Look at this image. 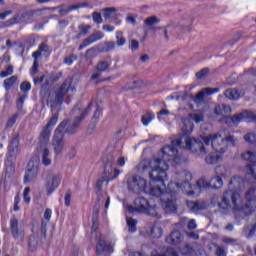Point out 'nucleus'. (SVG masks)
<instances>
[{
    "label": "nucleus",
    "mask_w": 256,
    "mask_h": 256,
    "mask_svg": "<svg viewBox=\"0 0 256 256\" xmlns=\"http://www.w3.org/2000/svg\"><path fill=\"white\" fill-rule=\"evenodd\" d=\"M183 147V136H178L171 141V145L164 146L161 150V157L154 159V166L150 171V183L147 184V180L141 178L139 175L132 176L127 180L128 191L132 193H146L150 197H156L160 199V204L165 213H177L179 206L177 205V197L179 191L186 193L188 197L195 195V191L186 190L193 189V185L190 183L193 179L191 172H184L186 180L182 183L171 181L165 186L167 181V171H169V165L177 167L183 163V157L179 156V150Z\"/></svg>",
    "instance_id": "nucleus-1"
},
{
    "label": "nucleus",
    "mask_w": 256,
    "mask_h": 256,
    "mask_svg": "<svg viewBox=\"0 0 256 256\" xmlns=\"http://www.w3.org/2000/svg\"><path fill=\"white\" fill-rule=\"evenodd\" d=\"M19 203H21V197H19V195H16L14 198V207H13V211L17 212L20 211V207H19Z\"/></svg>",
    "instance_id": "nucleus-56"
},
{
    "label": "nucleus",
    "mask_w": 256,
    "mask_h": 256,
    "mask_svg": "<svg viewBox=\"0 0 256 256\" xmlns=\"http://www.w3.org/2000/svg\"><path fill=\"white\" fill-rule=\"evenodd\" d=\"M73 85V78H66L61 86L56 90L55 97L53 104L58 105V107H61L63 105V101H65V95L69 93V91H72V93H75L77 89Z\"/></svg>",
    "instance_id": "nucleus-4"
},
{
    "label": "nucleus",
    "mask_w": 256,
    "mask_h": 256,
    "mask_svg": "<svg viewBox=\"0 0 256 256\" xmlns=\"http://www.w3.org/2000/svg\"><path fill=\"white\" fill-rule=\"evenodd\" d=\"M83 7H89V3L82 2L80 4L70 5L66 9H60L59 13L60 15H67V13H71V11H77V9H83Z\"/></svg>",
    "instance_id": "nucleus-22"
},
{
    "label": "nucleus",
    "mask_w": 256,
    "mask_h": 256,
    "mask_svg": "<svg viewBox=\"0 0 256 256\" xmlns=\"http://www.w3.org/2000/svg\"><path fill=\"white\" fill-rule=\"evenodd\" d=\"M64 201H65L66 207H71V191L70 190L65 194Z\"/></svg>",
    "instance_id": "nucleus-58"
},
{
    "label": "nucleus",
    "mask_w": 256,
    "mask_h": 256,
    "mask_svg": "<svg viewBox=\"0 0 256 256\" xmlns=\"http://www.w3.org/2000/svg\"><path fill=\"white\" fill-rule=\"evenodd\" d=\"M186 206L192 213H199V211H205L207 209V204L204 201L188 200Z\"/></svg>",
    "instance_id": "nucleus-19"
},
{
    "label": "nucleus",
    "mask_w": 256,
    "mask_h": 256,
    "mask_svg": "<svg viewBox=\"0 0 256 256\" xmlns=\"http://www.w3.org/2000/svg\"><path fill=\"white\" fill-rule=\"evenodd\" d=\"M20 89L24 93H27V91H31V83H29L27 81L22 82L20 85Z\"/></svg>",
    "instance_id": "nucleus-54"
},
{
    "label": "nucleus",
    "mask_w": 256,
    "mask_h": 256,
    "mask_svg": "<svg viewBox=\"0 0 256 256\" xmlns=\"http://www.w3.org/2000/svg\"><path fill=\"white\" fill-rule=\"evenodd\" d=\"M17 76H11L10 78H7L4 80L3 82V87L6 91H11V89H13V86L15 85V83H17Z\"/></svg>",
    "instance_id": "nucleus-27"
},
{
    "label": "nucleus",
    "mask_w": 256,
    "mask_h": 256,
    "mask_svg": "<svg viewBox=\"0 0 256 256\" xmlns=\"http://www.w3.org/2000/svg\"><path fill=\"white\" fill-rule=\"evenodd\" d=\"M145 25H147L148 27H151L153 25H156V23H159V18H157V16H152V17H149L147 18L145 21H144Z\"/></svg>",
    "instance_id": "nucleus-46"
},
{
    "label": "nucleus",
    "mask_w": 256,
    "mask_h": 256,
    "mask_svg": "<svg viewBox=\"0 0 256 256\" xmlns=\"http://www.w3.org/2000/svg\"><path fill=\"white\" fill-rule=\"evenodd\" d=\"M29 193H31V188L30 187L24 188L23 199H24V202L27 203V205L31 203V197H29Z\"/></svg>",
    "instance_id": "nucleus-47"
},
{
    "label": "nucleus",
    "mask_w": 256,
    "mask_h": 256,
    "mask_svg": "<svg viewBox=\"0 0 256 256\" xmlns=\"http://www.w3.org/2000/svg\"><path fill=\"white\" fill-rule=\"evenodd\" d=\"M116 43L113 41L105 42L98 45V53H109V51L115 50Z\"/></svg>",
    "instance_id": "nucleus-24"
},
{
    "label": "nucleus",
    "mask_w": 256,
    "mask_h": 256,
    "mask_svg": "<svg viewBox=\"0 0 256 256\" xmlns=\"http://www.w3.org/2000/svg\"><path fill=\"white\" fill-rule=\"evenodd\" d=\"M214 113H215V115H223V104L217 105L214 108Z\"/></svg>",
    "instance_id": "nucleus-63"
},
{
    "label": "nucleus",
    "mask_w": 256,
    "mask_h": 256,
    "mask_svg": "<svg viewBox=\"0 0 256 256\" xmlns=\"http://www.w3.org/2000/svg\"><path fill=\"white\" fill-rule=\"evenodd\" d=\"M184 239L185 236L183 235V233H181V231L174 230L166 237V243H168V245H173L174 247H177V245H181V243H183Z\"/></svg>",
    "instance_id": "nucleus-15"
},
{
    "label": "nucleus",
    "mask_w": 256,
    "mask_h": 256,
    "mask_svg": "<svg viewBox=\"0 0 256 256\" xmlns=\"http://www.w3.org/2000/svg\"><path fill=\"white\" fill-rule=\"evenodd\" d=\"M193 129H195V125L191 121H184V124L182 126V133L183 135H186V137H189L191 133H193Z\"/></svg>",
    "instance_id": "nucleus-26"
},
{
    "label": "nucleus",
    "mask_w": 256,
    "mask_h": 256,
    "mask_svg": "<svg viewBox=\"0 0 256 256\" xmlns=\"http://www.w3.org/2000/svg\"><path fill=\"white\" fill-rule=\"evenodd\" d=\"M199 139L200 141H202L204 147H209L213 144V134H210L208 136H201Z\"/></svg>",
    "instance_id": "nucleus-38"
},
{
    "label": "nucleus",
    "mask_w": 256,
    "mask_h": 256,
    "mask_svg": "<svg viewBox=\"0 0 256 256\" xmlns=\"http://www.w3.org/2000/svg\"><path fill=\"white\" fill-rule=\"evenodd\" d=\"M186 149L198 155H207V148H205L203 141H201L199 138H188L186 140Z\"/></svg>",
    "instance_id": "nucleus-9"
},
{
    "label": "nucleus",
    "mask_w": 256,
    "mask_h": 256,
    "mask_svg": "<svg viewBox=\"0 0 256 256\" xmlns=\"http://www.w3.org/2000/svg\"><path fill=\"white\" fill-rule=\"evenodd\" d=\"M10 232L13 239L21 238V241L25 239V231L19 232V220L16 217L10 219Z\"/></svg>",
    "instance_id": "nucleus-16"
},
{
    "label": "nucleus",
    "mask_w": 256,
    "mask_h": 256,
    "mask_svg": "<svg viewBox=\"0 0 256 256\" xmlns=\"http://www.w3.org/2000/svg\"><path fill=\"white\" fill-rule=\"evenodd\" d=\"M209 75V68H203L201 71L196 73L197 79H205Z\"/></svg>",
    "instance_id": "nucleus-48"
},
{
    "label": "nucleus",
    "mask_w": 256,
    "mask_h": 256,
    "mask_svg": "<svg viewBox=\"0 0 256 256\" xmlns=\"http://www.w3.org/2000/svg\"><path fill=\"white\" fill-rule=\"evenodd\" d=\"M116 11L117 9H115L114 7L105 8L104 9L105 19H111L112 14L115 13Z\"/></svg>",
    "instance_id": "nucleus-49"
},
{
    "label": "nucleus",
    "mask_w": 256,
    "mask_h": 256,
    "mask_svg": "<svg viewBox=\"0 0 256 256\" xmlns=\"http://www.w3.org/2000/svg\"><path fill=\"white\" fill-rule=\"evenodd\" d=\"M37 245H39V241L37 240V238L35 236H30L28 241V250L32 253L34 251H37Z\"/></svg>",
    "instance_id": "nucleus-32"
},
{
    "label": "nucleus",
    "mask_w": 256,
    "mask_h": 256,
    "mask_svg": "<svg viewBox=\"0 0 256 256\" xmlns=\"http://www.w3.org/2000/svg\"><path fill=\"white\" fill-rule=\"evenodd\" d=\"M95 53H99V45L86 50L85 57L87 59H90L91 57H93V55H95Z\"/></svg>",
    "instance_id": "nucleus-43"
},
{
    "label": "nucleus",
    "mask_w": 256,
    "mask_h": 256,
    "mask_svg": "<svg viewBox=\"0 0 256 256\" xmlns=\"http://www.w3.org/2000/svg\"><path fill=\"white\" fill-rule=\"evenodd\" d=\"M59 121V114H53L46 126L42 129L39 136V142L41 145H47L51 137V129H53Z\"/></svg>",
    "instance_id": "nucleus-8"
},
{
    "label": "nucleus",
    "mask_w": 256,
    "mask_h": 256,
    "mask_svg": "<svg viewBox=\"0 0 256 256\" xmlns=\"http://www.w3.org/2000/svg\"><path fill=\"white\" fill-rule=\"evenodd\" d=\"M129 233L137 232V220L133 218H127L126 220Z\"/></svg>",
    "instance_id": "nucleus-31"
},
{
    "label": "nucleus",
    "mask_w": 256,
    "mask_h": 256,
    "mask_svg": "<svg viewBox=\"0 0 256 256\" xmlns=\"http://www.w3.org/2000/svg\"><path fill=\"white\" fill-rule=\"evenodd\" d=\"M241 159L244 161H248V165H246V177L253 179L256 181V154L251 151H246L241 154Z\"/></svg>",
    "instance_id": "nucleus-6"
},
{
    "label": "nucleus",
    "mask_w": 256,
    "mask_h": 256,
    "mask_svg": "<svg viewBox=\"0 0 256 256\" xmlns=\"http://www.w3.org/2000/svg\"><path fill=\"white\" fill-rule=\"evenodd\" d=\"M52 161L51 158H49V149L45 148L42 152V165L45 167H49L51 165Z\"/></svg>",
    "instance_id": "nucleus-33"
},
{
    "label": "nucleus",
    "mask_w": 256,
    "mask_h": 256,
    "mask_svg": "<svg viewBox=\"0 0 256 256\" xmlns=\"http://www.w3.org/2000/svg\"><path fill=\"white\" fill-rule=\"evenodd\" d=\"M15 19L17 18H10L9 20H7L6 22H0V29H5V27H11L13 25H15Z\"/></svg>",
    "instance_id": "nucleus-50"
},
{
    "label": "nucleus",
    "mask_w": 256,
    "mask_h": 256,
    "mask_svg": "<svg viewBox=\"0 0 256 256\" xmlns=\"http://www.w3.org/2000/svg\"><path fill=\"white\" fill-rule=\"evenodd\" d=\"M216 256H227V251H225V248L223 246H217L215 250Z\"/></svg>",
    "instance_id": "nucleus-55"
},
{
    "label": "nucleus",
    "mask_w": 256,
    "mask_h": 256,
    "mask_svg": "<svg viewBox=\"0 0 256 256\" xmlns=\"http://www.w3.org/2000/svg\"><path fill=\"white\" fill-rule=\"evenodd\" d=\"M151 236L154 239H161L163 236V228H161V226L153 225L151 228Z\"/></svg>",
    "instance_id": "nucleus-29"
},
{
    "label": "nucleus",
    "mask_w": 256,
    "mask_h": 256,
    "mask_svg": "<svg viewBox=\"0 0 256 256\" xmlns=\"http://www.w3.org/2000/svg\"><path fill=\"white\" fill-rule=\"evenodd\" d=\"M62 177L59 174L52 175L47 178L45 187H46V195H53L56 189L61 185Z\"/></svg>",
    "instance_id": "nucleus-13"
},
{
    "label": "nucleus",
    "mask_w": 256,
    "mask_h": 256,
    "mask_svg": "<svg viewBox=\"0 0 256 256\" xmlns=\"http://www.w3.org/2000/svg\"><path fill=\"white\" fill-rule=\"evenodd\" d=\"M126 41H127V40H126L125 37L123 36V32L117 31V32H116V45H117L118 47H123V45H125Z\"/></svg>",
    "instance_id": "nucleus-36"
},
{
    "label": "nucleus",
    "mask_w": 256,
    "mask_h": 256,
    "mask_svg": "<svg viewBox=\"0 0 256 256\" xmlns=\"http://www.w3.org/2000/svg\"><path fill=\"white\" fill-rule=\"evenodd\" d=\"M35 15V10H27L22 12L21 14H16L12 18H16L13 20L14 25H17V23H28V21H31L33 19V16Z\"/></svg>",
    "instance_id": "nucleus-18"
},
{
    "label": "nucleus",
    "mask_w": 256,
    "mask_h": 256,
    "mask_svg": "<svg viewBox=\"0 0 256 256\" xmlns=\"http://www.w3.org/2000/svg\"><path fill=\"white\" fill-rule=\"evenodd\" d=\"M134 209L138 213H146L150 217H157L159 214L157 212V205L149 204V200L145 197H138L134 200Z\"/></svg>",
    "instance_id": "nucleus-5"
},
{
    "label": "nucleus",
    "mask_w": 256,
    "mask_h": 256,
    "mask_svg": "<svg viewBox=\"0 0 256 256\" xmlns=\"http://www.w3.org/2000/svg\"><path fill=\"white\" fill-rule=\"evenodd\" d=\"M155 256H179V253H177L173 248H167L162 253H156Z\"/></svg>",
    "instance_id": "nucleus-40"
},
{
    "label": "nucleus",
    "mask_w": 256,
    "mask_h": 256,
    "mask_svg": "<svg viewBox=\"0 0 256 256\" xmlns=\"http://www.w3.org/2000/svg\"><path fill=\"white\" fill-rule=\"evenodd\" d=\"M245 201L241 197V194L237 191L227 190L224 192L221 202L218 203L220 209H230L231 201L234 211H241L245 215H251L256 210V195L255 188H249L245 194Z\"/></svg>",
    "instance_id": "nucleus-2"
},
{
    "label": "nucleus",
    "mask_w": 256,
    "mask_h": 256,
    "mask_svg": "<svg viewBox=\"0 0 256 256\" xmlns=\"http://www.w3.org/2000/svg\"><path fill=\"white\" fill-rule=\"evenodd\" d=\"M92 19L94 22L97 23V25H101V23H103V18L101 17V13L93 12Z\"/></svg>",
    "instance_id": "nucleus-52"
},
{
    "label": "nucleus",
    "mask_w": 256,
    "mask_h": 256,
    "mask_svg": "<svg viewBox=\"0 0 256 256\" xmlns=\"http://www.w3.org/2000/svg\"><path fill=\"white\" fill-rule=\"evenodd\" d=\"M111 63H113L111 57L106 58V60L99 61L94 67L95 73L92 74L91 80L96 81V79L101 77L102 73H110L111 69L109 67H111Z\"/></svg>",
    "instance_id": "nucleus-10"
},
{
    "label": "nucleus",
    "mask_w": 256,
    "mask_h": 256,
    "mask_svg": "<svg viewBox=\"0 0 256 256\" xmlns=\"http://www.w3.org/2000/svg\"><path fill=\"white\" fill-rule=\"evenodd\" d=\"M113 173V160L104 161V174Z\"/></svg>",
    "instance_id": "nucleus-44"
},
{
    "label": "nucleus",
    "mask_w": 256,
    "mask_h": 256,
    "mask_svg": "<svg viewBox=\"0 0 256 256\" xmlns=\"http://www.w3.org/2000/svg\"><path fill=\"white\" fill-rule=\"evenodd\" d=\"M90 30H91V26L80 24L78 26L79 33L76 35V39H81V37H85V35L89 34Z\"/></svg>",
    "instance_id": "nucleus-28"
},
{
    "label": "nucleus",
    "mask_w": 256,
    "mask_h": 256,
    "mask_svg": "<svg viewBox=\"0 0 256 256\" xmlns=\"http://www.w3.org/2000/svg\"><path fill=\"white\" fill-rule=\"evenodd\" d=\"M104 253H113V245L108 243L103 236L98 237L96 244V255H103Z\"/></svg>",
    "instance_id": "nucleus-14"
},
{
    "label": "nucleus",
    "mask_w": 256,
    "mask_h": 256,
    "mask_svg": "<svg viewBox=\"0 0 256 256\" xmlns=\"http://www.w3.org/2000/svg\"><path fill=\"white\" fill-rule=\"evenodd\" d=\"M52 213L51 209L47 208L44 212V219H46V221H51Z\"/></svg>",
    "instance_id": "nucleus-64"
},
{
    "label": "nucleus",
    "mask_w": 256,
    "mask_h": 256,
    "mask_svg": "<svg viewBox=\"0 0 256 256\" xmlns=\"http://www.w3.org/2000/svg\"><path fill=\"white\" fill-rule=\"evenodd\" d=\"M91 107H93V102L88 104V106L81 112L80 116L75 117L72 124H69L71 123V120L66 119L57 126L53 137V145L56 155H59V153L63 151V137H65V135H74V133H77V129H79L81 122L87 115H89Z\"/></svg>",
    "instance_id": "nucleus-3"
},
{
    "label": "nucleus",
    "mask_w": 256,
    "mask_h": 256,
    "mask_svg": "<svg viewBox=\"0 0 256 256\" xmlns=\"http://www.w3.org/2000/svg\"><path fill=\"white\" fill-rule=\"evenodd\" d=\"M221 159H223L221 154H219L217 151H214L206 156L205 163H207V165H217Z\"/></svg>",
    "instance_id": "nucleus-21"
},
{
    "label": "nucleus",
    "mask_w": 256,
    "mask_h": 256,
    "mask_svg": "<svg viewBox=\"0 0 256 256\" xmlns=\"http://www.w3.org/2000/svg\"><path fill=\"white\" fill-rule=\"evenodd\" d=\"M163 115H165L166 117L170 115L169 110L167 109H162L157 113V119H159V121H161V117H163Z\"/></svg>",
    "instance_id": "nucleus-59"
},
{
    "label": "nucleus",
    "mask_w": 256,
    "mask_h": 256,
    "mask_svg": "<svg viewBox=\"0 0 256 256\" xmlns=\"http://www.w3.org/2000/svg\"><path fill=\"white\" fill-rule=\"evenodd\" d=\"M188 229L190 231H193L195 229H197V222H195V219H192L188 222V225H187Z\"/></svg>",
    "instance_id": "nucleus-61"
},
{
    "label": "nucleus",
    "mask_w": 256,
    "mask_h": 256,
    "mask_svg": "<svg viewBox=\"0 0 256 256\" xmlns=\"http://www.w3.org/2000/svg\"><path fill=\"white\" fill-rule=\"evenodd\" d=\"M102 37H103V33L100 31L90 35L88 38H85L82 41V43L78 47V51H83L85 47H89V45H93V43H97V41H100Z\"/></svg>",
    "instance_id": "nucleus-17"
},
{
    "label": "nucleus",
    "mask_w": 256,
    "mask_h": 256,
    "mask_svg": "<svg viewBox=\"0 0 256 256\" xmlns=\"http://www.w3.org/2000/svg\"><path fill=\"white\" fill-rule=\"evenodd\" d=\"M13 73V65L6 66V71L0 72L1 79H5V77H9Z\"/></svg>",
    "instance_id": "nucleus-45"
},
{
    "label": "nucleus",
    "mask_w": 256,
    "mask_h": 256,
    "mask_svg": "<svg viewBox=\"0 0 256 256\" xmlns=\"http://www.w3.org/2000/svg\"><path fill=\"white\" fill-rule=\"evenodd\" d=\"M155 119V114L151 113V111H147L141 118L142 124L144 127H147L151 121Z\"/></svg>",
    "instance_id": "nucleus-30"
},
{
    "label": "nucleus",
    "mask_w": 256,
    "mask_h": 256,
    "mask_svg": "<svg viewBox=\"0 0 256 256\" xmlns=\"http://www.w3.org/2000/svg\"><path fill=\"white\" fill-rule=\"evenodd\" d=\"M62 77H63V72H58V73L51 72L49 74V81H51V83H57V81H59V79H61Z\"/></svg>",
    "instance_id": "nucleus-41"
},
{
    "label": "nucleus",
    "mask_w": 256,
    "mask_h": 256,
    "mask_svg": "<svg viewBox=\"0 0 256 256\" xmlns=\"http://www.w3.org/2000/svg\"><path fill=\"white\" fill-rule=\"evenodd\" d=\"M51 85V81L48 79L44 82V84H42L41 88H40V95L42 97H46L47 94L49 93V86Z\"/></svg>",
    "instance_id": "nucleus-37"
},
{
    "label": "nucleus",
    "mask_w": 256,
    "mask_h": 256,
    "mask_svg": "<svg viewBox=\"0 0 256 256\" xmlns=\"http://www.w3.org/2000/svg\"><path fill=\"white\" fill-rule=\"evenodd\" d=\"M224 96L226 97V99H230L232 101H237V99H239V97H241V94L239 93V90H237L235 88H228L225 90Z\"/></svg>",
    "instance_id": "nucleus-25"
},
{
    "label": "nucleus",
    "mask_w": 256,
    "mask_h": 256,
    "mask_svg": "<svg viewBox=\"0 0 256 256\" xmlns=\"http://www.w3.org/2000/svg\"><path fill=\"white\" fill-rule=\"evenodd\" d=\"M17 119H19V114H14L10 118H8L6 122V129H11L15 123H17Z\"/></svg>",
    "instance_id": "nucleus-39"
},
{
    "label": "nucleus",
    "mask_w": 256,
    "mask_h": 256,
    "mask_svg": "<svg viewBox=\"0 0 256 256\" xmlns=\"http://www.w3.org/2000/svg\"><path fill=\"white\" fill-rule=\"evenodd\" d=\"M212 149L216 151V153H220V155L227 151L228 147L227 144H225V138H223L221 134H212Z\"/></svg>",
    "instance_id": "nucleus-12"
},
{
    "label": "nucleus",
    "mask_w": 256,
    "mask_h": 256,
    "mask_svg": "<svg viewBox=\"0 0 256 256\" xmlns=\"http://www.w3.org/2000/svg\"><path fill=\"white\" fill-rule=\"evenodd\" d=\"M9 15H13L12 10H6L0 13V19L3 21L5 18L9 17Z\"/></svg>",
    "instance_id": "nucleus-62"
},
{
    "label": "nucleus",
    "mask_w": 256,
    "mask_h": 256,
    "mask_svg": "<svg viewBox=\"0 0 256 256\" xmlns=\"http://www.w3.org/2000/svg\"><path fill=\"white\" fill-rule=\"evenodd\" d=\"M100 117H101V107L99 105H96V110L92 116L91 123H94L95 125H97V123H99ZM95 125H93V129Z\"/></svg>",
    "instance_id": "nucleus-35"
},
{
    "label": "nucleus",
    "mask_w": 256,
    "mask_h": 256,
    "mask_svg": "<svg viewBox=\"0 0 256 256\" xmlns=\"http://www.w3.org/2000/svg\"><path fill=\"white\" fill-rule=\"evenodd\" d=\"M75 61H77V55L71 54L64 58L63 63L65 65H68V67H71V65H73V62H75Z\"/></svg>",
    "instance_id": "nucleus-42"
},
{
    "label": "nucleus",
    "mask_w": 256,
    "mask_h": 256,
    "mask_svg": "<svg viewBox=\"0 0 256 256\" xmlns=\"http://www.w3.org/2000/svg\"><path fill=\"white\" fill-rule=\"evenodd\" d=\"M38 51L40 53H47V51H49V46L45 43H42L38 46Z\"/></svg>",
    "instance_id": "nucleus-60"
},
{
    "label": "nucleus",
    "mask_w": 256,
    "mask_h": 256,
    "mask_svg": "<svg viewBox=\"0 0 256 256\" xmlns=\"http://www.w3.org/2000/svg\"><path fill=\"white\" fill-rule=\"evenodd\" d=\"M19 151V134L12 138L10 145L8 146V159L16 157Z\"/></svg>",
    "instance_id": "nucleus-20"
},
{
    "label": "nucleus",
    "mask_w": 256,
    "mask_h": 256,
    "mask_svg": "<svg viewBox=\"0 0 256 256\" xmlns=\"http://www.w3.org/2000/svg\"><path fill=\"white\" fill-rule=\"evenodd\" d=\"M222 242L225 243V245H235L237 243V239L224 236L222 238Z\"/></svg>",
    "instance_id": "nucleus-53"
},
{
    "label": "nucleus",
    "mask_w": 256,
    "mask_h": 256,
    "mask_svg": "<svg viewBox=\"0 0 256 256\" xmlns=\"http://www.w3.org/2000/svg\"><path fill=\"white\" fill-rule=\"evenodd\" d=\"M221 177H225L224 173H221L220 176H214L210 179L209 182H207V180H205V178H200L196 185L197 187L200 189V191H202V189H221V187H223V178Z\"/></svg>",
    "instance_id": "nucleus-7"
},
{
    "label": "nucleus",
    "mask_w": 256,
    "mask_h": 256,
    "mask_svg": "<svg viewBox=\"0 0 256 256\" xmlns=\"http://www.w3.org/2000/svg\"><path fill=\"white\" fill-rule=\"evenodd\" d=\"M220 91V88H204L196 95V99L198 101H203L205 99V95H213L214 93H219Z\"/></svg>",
    "instance_id": "nucleus-23"
},
{
    "label": "nucleus",
    "mask_w": 256,
    "mask_h": 256,
    "mask_svg": "<svg viewBox=\"0 0 256 256\" xmlns=\"http://www.w3.org/2000/svg\"><path fill=\"white\" fill-rule=\"evenodd\" d=\"M24 104H25V96L18 98V100L16 102V107H17L18 111H21V109H23Z\"/></svg>",
    "instance_id": "nucleus-57"
},
{
    "label": "nucleus",
    "mask_w": 256,
    "mask_h": 256,
    "mask_svg": "<svg viewBox=\"0 0 256 256\" xmlns=\"http://www.w3.org/2000/svg\"><path fill=\"white\" fill-rule=\"evenodd\" d=\"M37 73H39V60H34L30 75H37Z\"/></svg>",
    "instance_id": "nucleus-51"
},
{
    "label": "nucleus",
    "mask_w": 256,
    "mask_h": 256,
    "mask_svg": "<svg viewBox=\"0 0 256 256\" xmlns=\"http://www.w3.org/2000/svg\"><path fill=\"white\" fill-rule=\"evenodd\" d=\"M244 141L250 145H256V131L247 133L244 136Z\"/></svg>",
    "instance_id": "nucleus-34"
},
{
    "label": "nucleus",
    "mask_w": 256,
    "mask_h": 256,
    "mask_svg": "<svg viewBox=\"0 0 256 256\" xmlns=\"http://www.w3.org/2000/svg\"><path fill=\"white\" fill-rule=\"evenodd\" d=\"M37 175H39V162L30 160L27 164L26 173L24 175V185L31 183V181H35V179H37Z\"/></svg>",
    "instance_id": "nucleus-11"
}]
</instances>
